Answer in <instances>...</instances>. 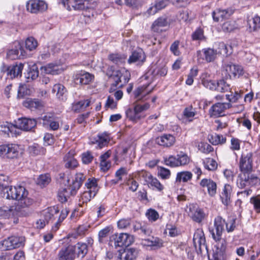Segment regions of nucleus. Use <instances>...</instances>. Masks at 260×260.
<instances>
[{
	"mask_svg": "<svg viewBox=\"0 0 260 260\" xmlns=\"http://www.w3.org/2000/svg\"><path fill=\"white\" fill-rule=\"evenodd\" d=\"M225 225L226 230L228 233L233 232L235 226V219H232L226 222L221 216H217L214 218L213 226L209 227V232L213 236V232L215 236H222L224 231V226Z\"/></svg>",
	"mask_w": 260,
	"mask_h": 260,
	"instance_id": "f257e3e1",
	"label": "nucleus"
},
{
	"mask_svg": "<svg viewBox=\"0 0 260 260\" xmlns=\"http://www.w3.org/2000/svg\"><path fill=\"white\" fill-rule=\"evenodd\" d=\"M237 179V185L240 188L256 185L260 182L259 178L252 171H240Z\"/></svg>",
	"mask_w": 260,
	"mask_h": 260,
	"instance_id": "f03ea898",
	"label": "nucleus"
},
{
	"mask_svg": "<svg viewBox=\"0 0 260 260\" xmlns=\"http://www.w3.org/2000/svg\"><path fill=\"white\" fill-rule=\"evenodd\" d=\"M21 153V149L17 144H8L0 145V155L3 157L13 159L19 157Z\"/></svg>",
	"mask_w": 260,
	"mask_h": 260,
	"instance_id": "7ed1b4c3",
	"label": "nucleus"
},
{
	"mask_svg": "<svg viewBox=\"0 0 260 260\" xmlns=\"http://www.w3.org/2000/svg\"><path fill=\"white\" fill-rule=\"evenodd\" d=\"M28 192L25 188L22 186H17L15 200L18 201V208H25L31 205L33 200L28 197Z\"/></svg>",
	"mask_w": 260,
	"mask_h": 260,
	"instance_id": "20e7f679",
	"label": "nucleus"
},
{
	"mask_svg": "<svg viewBox=\"0 0 260 260\" xmlns=\"http://www.w3.org/2000/svg\"><path fill=\"white\" fill-rule=\"evenodd\" d=\"M230 95L226 94V99L229 101L228 103H217L213 105L209 110V114L211 117H218L224 115V113L226 109L232 107L231 102L232 99H230Z\"/></svg>",
	"mask_w": 260,
	"mask_h": 260,
	"instance_id": "39448f33",
	"label": "nucleus"
},
{
	"mask_svg": "<svg viewBox=\"0 0 260 260\" xmlns=\"http://www.w3.org/2000/svg\"><path fill=\"white\" fill-rule=\"evenodd\" d=\"M25 238L23 236H13L3 241L2 245L6 250L23 247L25 245Z\"/></svg>",
	"mask_w": 260,
	"mask_h": 260,
	"instance_id": "423d86ee",
	"label": "nucleus"
},
{
	"mask_svg": "<svg viewBox=\"0 0 260 260\" xmlns=\"http://www.w3.org/2000/svg\"><path fill=\"white\" fill-rule=\"evenodd\" d=\"M240 171H252L253 168V153L252 152L245 150L242 152L239 161Z\"/></svg>",
	"mask_w": 260,
	"mask_h": 260,
	"instance_id": "0eeeda50",
	"label": "nucleus"
},
{
	"mask_svg": "<svg viewBox=\"0 0 260 260\" xmlns=\"http://www.w3.org/2000/svg\"><path fill=\"white\" fill-rule=\"evenodd\" d=\"M114 240V245L115 247H127L134 242V238L131 235L126 233L115 234L111 237Z\"/></svg>",
	"mask_w": 260,
	"mask_h": 260,
	"instance_id": "6e6552de",
	"label": "nucleus"
},
{
	"mask_svg": "<svg viewBox=\"0 0 260 260\" xmlns=\"http://www.w3.org/2000/svg\"><path fill=\"white\" fill-rule=\"evenodd\" d=\"M7 55V57L11 59H16L26 56V54L21 43L18 41H15L13 43L12 48L8 51Z\"/></svg>",
	"mask_w": 260,
	"mask_h": 260,
	"instance_id": "1a4fd4ad",
	"label": "nucleus"
},
{
	"mask_svg": "<svg viewBox=\"0 0 260 260\" xmlns=\"http://www.w3.org/2000/svg\"><path fill=\"white\" fill-rule=\"evenodd\" d=\"M26 7L28 12L36 14L46 10L47 5L43 1L29 0L27 2Z\"/></svg>",
	"mask_w": 260,
	"mask_h": 260,
	"instance_id": "9d476101",
	"label": "nucleus"
},
{
	"mask_svg": "<svg viewBox=\"0 0 260 260\" xmlns=\"http://www.w3.org/2000/svg\"><path fill=\"white\" fill-rule=\"evenodd\" d=\"M76 248L72 245L62 247L57 254L58 260H74Z\"/></svg>",
	"mask_w": 260,
	"mask_h": 260,
	"instance_id": "9b49d317",
	"label": "nucleus"
},
{
	"mask_svg": "<svg viewBox=\"0 0 260 260\" xmlns=\"http://www.w3.org/2000/svg\"><path fill=\"white\" fill-rule=\"evenodd\" d=\"M37 124V121L35 119L27 118H21L15 121V127L19 129L29 131L34 128Z\"/></svg>",
	"mask_w": 260,
	"mask_h": 260,
	"instance_id": "f8f14e48",
	"label": "nucleus"
},
{
	"mask_svg": "<svg viewBox=\"0 0 260 260\" xmlns=\"http://www.w3.org/2000/svg\"><path fill=\"white\" fill-rule=\"evenodd\" d=\"M172 22V21L169 16L163 15L158 17L154 21L151 26V28L155 32H160L162 31V27L170 25Z\"/></svg>",
	"mask_w": 260,
	"mask_h": 260,
	"instance_id": "ddd939ff",
	"label": "nucleus"
},
{
	"mask_svg": "<svg viewBox=\"0 0 260 260\" xmlns=\"http://www.w3.org/2000/svg\"><path fill=\"white\" fill-rule=\"evenodd\" d=\"M193 242L196 248H197L198 246L201 251L204 248L207 249V246L205 244V238L204 233L202 230H198L196 231L193 235Z\"/></svg>",
	"mask_w": 260,
	"mask_h": 260,
	"instance_id": "4468645a",
	"label": "nucleus"
},
{
	"mask_svg": "<svg viewBox=\"0 0 260 260\" xmlns=\"http://www.w3.org/2000/svg\"><path fill=\"white\" fill-rule=\"evenodd\" d=\"M169 4V0H156L147 10L146 13L148 15H153L159 11L164 9Z\"/></svg>",
	"mask_w": 260,
	"mask_h": 260,
	"instance_id": "2eb2a0df",
	"label": "nucleus"
},
{
	"mask_svg": "<svg viewBox=\"0 0 260 260\" xmlns=\"http://www.w3.org/2000/svg\"><path fill=\"white\" fill-rule=\"evenodd\" d=\"M233 13V10L231 9H217L213 12L212 17L215 21L218 22L229 18Z\"/></svg>",
	"mask_w": 260,
	"mask_h": 260,
	"instance_id": "dca6fc26",
	"label": "nucleus"
},
{
	"mask_svg": "<svg viewBox=\"0 0 260 260\" xmlns=\"http://www.w3.org/2000/svg\"><path fill=\"white\" fill-rule=\"evenodd\" d=\"M200 185L202 187L207 188L208 193L211 197H213L216 193L217 184L211 179L204 178L201 180Z\"/></svg>",
	"mask_w": 260,
	"mask_h": 260,
	"instance_id": "f3484780",
	"label": "nucleus"
},
{
	"mask_svg": "<svg viewBox=\"0 0 260 260\" xmlns=\"http://www.w3.org/2000/svg\"><path fill=\"white\" fill-rule=\"evenodd\" d=\"M86 0H62V4L68 5V9L71 10L72 7L75 10H82L86 7L85 5Z\"/></svg>",
	"mask_w": 260,
	"mask_h": 260,
	"instance_id": "a211bd4d",
	"label": "nucleus"
},
{
	"mask_svg": "<svg viewBox=\"0 0 260 260\" xmlns=\"http://www.w3.org/2000/svg\"><path fill=\"white\" fill-rule=\"evenodd\" d=\"M189 215L193 221L200 223L204 219L206 214L202 209L193 206L190 208Z\"/></svg>",
	"mask_w": 260,
	"mask_h": 260,
	"instance_id": "6ab92c4d",
	"label": "nucleus"
},
{
	"mask_svg": "<svg viewBox=\"0 0 260 260\" xmlns=\"http://www.w3.org/2000/svg\"><path fill=\"white\" fill-rule=\"evenodd\" d=\"M20 209L16 206H3L0 207V216L4 218H9L17 215Z\"/></svg>",
	"mask_w": 260,
	"mask_h": 260,
	"instance_id": "aec40b11",
	"label": "nucleus"
},
{
	"mask_svg": "<svg viewBox=\"0 0 260 260\" xmlns=\"http://www.w3.org/2000/svg\"><path fill=\"white\" fill-rule=\"evenodd\" d=\"M23 67V64L21 63L10 66L7 69V75L12 79L21 77Z\"/></svg>",
	"mask_w": 260,
	"mask_h": 260,
	"instance_id": "412c9836",
	"label": "nucleus"
},
{
	"mask_svg": "<svg viewBox=\"0 0 260 260\" xmlns=\"http://www.w3.org/2000/svg\"><path fill=\"white\" fill-rule=\"evenodd\" d=\"M224 71L228 74L230 77L232 75L234 77L237 75H241L243 74V68L241 66L236 65L233 63L225 64L224 66Z\"/></svg>",
	"mask_w": 260,
	"mask_h": 260,
	"instance_id": "4be33fe9",
	"label": "nucleus"
},
{
	"mask_svg": "<svg viewBox=\"0 0 260 260\" xmlns=\"http://www.w3.org/2000/svg\"><path fill=\"white\" fill-rule=\"evenodd\" d=\"M148 86L149 85L140 86L134 91V96L137 99V101L145 100V97L152 92L153 88L148 89Z\"/></svg>",
	"mask_w": 260,
	"mask_h": 260,
	"instance_id": "5701e85b",
	"label": "nucleus"
},
{
	"mask_svg": "<svg viewBox=\"0 0 260 260\" xmlns=\"http://www.w3.org/2000/svg\"><path fill=\"white\" fill-rule=\"evenodd\" d=\"M59 213V210L57 207L55 206L50 207L43 210L41 213V215L45 220L49 223V221L54 219V215Z\"/></svg>",
	"mask_w": 260,
	"mask_h": 260,
	"instance_id": "b1692460",
	"label": "nucleus"
},
{
	"mask_svg": "<svg viewBox=\"0 0 260 260\" xmlns=\"http://www.w3.org/2000/svg\"><path fill=\"white\" fill-rule=\"evenodd\" d=\"M156 142L160 145L170 147L175 143V138L172 135L166 134L157 138Z\"/></svg>",
	"mask_w": 260,
	"mask_h": 260,
	"instance_id": "393cba45",
	"label": "nucleus"
},
{
	"mask_svg": "<svg viewBox=\"0 0 260 260\" xmlns=\"http://www.w3.org/2000/svg\"><path fill=\"white\" fill-rule=\"evenodd\" d=\"M23 105L32 111L41 109L44 105L43 102L38 99H28L23 102Z\"/></svg>",
	"mask_w": 260,
	"mask_h": 260,
	"instance_id": "a878e982",
	"label": "nucleus"
},
{
	"mask_svg": "<svg viewBox=\"0 0 260 260\" xmlns=\"http://www.w3.org/2000/svg\"><path fill=\"white\" fill-rule=\"evenodd\" d=\"M142 244L144 246L151 247L153 249L160 248L163 246L162 240L157 237H152L151 239L143 240Z\"/></svg>",
	"mask_w": 260,
	"mask_h": 260,
	"instance_id": "bb28decb",
	"label": "nucleus"
},
{
	"mask_svg": "<svg viewBox=\"0 0 260 260\" xmlns=\"http://www.w3.org/2000/svg\"><path fill=\"white\" fill-rule=\"evenodd\" d=\"M10 133L12 136H13V135H16L17 134L15 125H13L8 122H5L0 125V134L1 135L9 136Z\"/></svg>",
	"mask_w": 260,
	"mask_h": 260,
	"instance_id": "cd10ccee",
	"label": "nucleus"
},
{
	"mask_svg": "<svg viewBox=\"0 0 260 260\" xmlns=\"http://www.w3.org/2000/svg\"><path fill=\"white\" fill-rule=\"evenodd\" d=\"M232 191V187L228 184H225L223 191L220 196L222 203L228 206L231 203V197Z\"/></svg>",
	"mask_w": 260,
	"mask_h": 260,
	"instance_id": "c85d7f7f",
	"label": "nucleus"
},
{
	"mask_svg": "<svg viewBox=\"0 0 260 260\" xmlns=\"http://www.w3.org/2000/svg\"><path fill=\"white\" fill-rule=\"evenodd\" d=\"M146 56L144 52L141 49H138L133 52L132 55L128 59L129 63L135 62L136 61H141L143 62L145 60Z\"/></svg>",
	"mask_w": 260,
	"mask_h": 260,
	"instance_id": "c756f323",
	"label": "nucleus"
},
{
	"mask_svg": "<svg viewBox=\"0 0 260 260\" xmlns=\"http://www.w3.org/2000/svg\"><path fill=\"white\" fill-rule=\"evenodd\" d=\"M126 117L131 121L137 122L139 120L145 117V115H139L134 106L133 108H129L125 111Z\"/></svg>",
	"mask_w": 260,
	"mask_h": 260,
	"instance_id": "7c9ffc66",
	"label": "nucleus"
},
{
	"mask_svg": "<svg viewBox=\"0 0 260 260\" xmlns=\"http://www.w3.org/2000/svg\"><path fill=\"white\" fill-rule=\"evenodd\" d=\"M90 103V100L89 99L74 102L72 104V109L75 112H80L89 106Z\"/></svg>",
	"mask_w": 260,
	"mask_h": 260,
	"instance_id": "2f4dec72",
	"label": "nucleus"
},
{
	"mask_svg": "<svg viewBox=\"0 0 260 260\" xmlns=\"http://www.w3.org/2000/svg\"><path fill=\"white\" fill-rule=\"evenodd\" d=\"M122 77H123V83H127L129 80V73L127 71H125L124 73H122L121 71H116L112 76L114 81L117 82L119 84H121L122 82Z\"/></svg>",
	"mask_w": 260,
	"mask_h": 260,
	"instance_id": "473e14b6",
	"label": "nucleus"
},
{
	"mask_svg": "<svg viewBox=\"0 0 260 260\" xmlns=\"http://www.w3.org/2000/svg\"><path fill=\"white\" fill-rule=\"evenodd\" d=\"M93 78V76L91 74L86 72L77 75L75 79V81L76 84L86 85L89 84Z\"/></svg>",
	"mask_w": 260,
	"mask_h": 260,
	"instance_id": "72a5a7b5",
	"label": "nucleus"
},
{
	"mask_svg": "<svg viewBox=\"0 0 260 260\" xmlns=\"http://www.w3.org/2000/svg\"><path fill=\"white\" fill-rule=\"evenodd\" d=\"M109 141L110 137L109 134L106 132H104L98 135L94 143L98 144L99 148H102L107 145Z\"/></svg>",
	"mask_w": 260,
	"mask_h": 260,
	"instance_id": "f704fd0d",
	"label": "nucleus"
},
{
	"mask_svg": "<svg viewBox=\"0 0 260 260\" xmlns=\"http://www.w3.org/2000/svg\"><path fill=\"white\" fill-rule=\"evenodd\" d=\"M247 24L249 26L250 31H256L260 28V17L255 15L251 18L247 19Z\"/></svg>",
	"mask_w": 260,
	"mask_h": 260,
	"instance_id": "c9c22d12",
	"label": "nucleus"
},
{
	"mask_svg": "<svg viewBox=\"0 0 260 260\" xmlns=\"http://www.w3.org/2000/svg\"><path fill=\"white\" fill-rule=\"evenodd\" d=\"M41 70L42 72L47 74L56 75L59 74V67L53 63H49L48 64L42 67Z\"/></svg>",
	"mask_w": 260,
	"mask_h": 260,
	"instance_id": "e433bc0d",
	"label": "nucleus"
},
{
	"mask_svg": "<svg viewBox=\"0 0 260 260\" xmlns=\"http://www.w3.org/2000/svg\"><path fill=\"white\" fill-rule=\"evenodd\" d=\"M52 91L55 94L58 99L63 100V95L66 93L67 90L63 85L58 83L54 85Z\"/></svg>",
	"mask_w": 260,
	"mask_h": 260,
	"instance_id": "4c0bfd02",
	"label": "nucleus"
},
{
	"mask_svg": "<svg viewBox=\"0 0 260 260\" xmlns=\"http://www.w3.org/2000/svg\"><path fill=\"white\" fill-rule=\"evenodd\" d=\"M17 186H8L3 190V198L15 200L16 198Z\"/></svg>",
	"mask_w": 260,
	"mask_h": 260,
	"instance_id": "58836bf2",
	"label": "nucleus"
},
{
	"mask_svg": "<svg viewBox=\"0 0 260 260\" xmlns=\"http://www.w3.org/2000/svg\"><path fill=\"white\" fill-rule=\"evenodd\" d=\"M137 255V251L134 248H129L124 250V252L120 254V259L123 258L124 260H133Z\"/></svg>",
	"mask_w": 260,
	"mask_h": 260,
	"instance_id": "ea45409f",
	"label": "nucleus"
},
{
	"mask_svg": "<svg viewBox=\"0 0 260 260\" xmlns=\"http://www.w3.org/2000/svg\"><path fill=\"white\" fill-rule=\"evenodd\" d=\"M222 236H215L213 232V239L215 241L216 247L218 250L220 252H224L226 247V242L225 240L221 238Z\"/></svg>",
	"mask_w": 260,
	"mask_h": 260,
	"instance_id": "a19ab883",
	"label": "nucleus"
},
{
	"mask_svg": "<svg viewBox=\"0 0 260 260\" xmlns=\"http://www.w3.org/2000/svg\"><path fill=\"white\" fill-rule=\"evenodd\" d=\"M232 47L231 46L226 45L223 42L219 43L218 44V50L217 52L223 55L228 56L232 53Z\"/></svg>",
	"mask_w": 260,
	"mask_h": 260,
	"instance_id": "79ce46f5",
	"label": "nucleus"
},
{
	"mask_svg": "<svg viewBox=\"0 0 260 260\" xmlns=\"http://www.w3.org/2000/svg\"><path fill=\"white\" fill-rule=\"evenodd\" d=\"M203 165L204 168L209 171H214L217 168V163L213 158H207L203 160Z\"/></svg>",
	"mask_w": 260,
	"mask_h": 260,
	"instance_id": "37998d69",
	"label": "nucleus"
},
{
	"mask_svg": "<svg viewBox=\"0 0 260 260\" xmlns=\"http://www.w3.org/2000/svg\"><path fill=\"white\" fill-rule=\"evenodd\" d=\"M205 59L207 62L213 61L216 58L217 54V50L213 49L207 48L203 50Z\"/></svg>",
	"mask_w": 260,
	"mask_h": 260,
	"instance_id": "c03bdc74",
	"label": "nucleus"
},
{
	"mask_svg": "<svg viewBox=\"0 0 260 260\" xmlns=\"http://www.w3.org/2000/svg\"><path fill=\"white\" fill-rule=\"evenodd\" d=\"M192 177V174L190 172L184 171L178 173L176 177V181L186 182L190 180Z\"/></svg>",
	"mask_w": 260,
	"mask_h": 260,
	"instance_id": "a18cd8bd",
	"label": "nucleus"
},
{
	"mask_svg": "<svg viewBox=\"0 0 260 260\" xmlns=\"http://www.w3.org/2000/svg\"><path fill=\"white\" fill-rule=\"evenodd\" d=\"M96 193L94 190L91 191L90 190H85L81 195L80 201H82V203H87L90 201L96 195Z\"/></svg>",
	"mask_w": 260,
	"mask_h": 260,
	"instance_id": "49530a36",
	"label": "nucleus"
},
{
	"mask_svg": "<svg viewBox=\"0 0 260 260\" xmlns=\"http://www.w3.org/2000/svg\"><path fill=\"white\" fill-rule=\"evenodd\" d=\"M87 190H94L95 193L98 191L97 180L94 178H89L85 184Z\"/></svg>",
	"mask_w": 260,
	"mask_h": 260,
	"instance_id": "de8ad7c7",
	"label": "nucleus"
},
{
	"mask_svg": "<svg viewBox=\"0 0 260 260\" xmlns=\"http://www.w3.org/2000/svg\"><path fill=\"white\" fill-rule=\"evenodd\" d=\"M51 181V177L49 174H42L37 179V183L41 186L44 187L48 185Z\"/></svg>",
	"mask_w": 260,
	"mask_h": 260,
	"instance_id": "09e8293b",
	"label": "nucleus"
},
{
	"mask_svg": "<svg viewBox=\"0 0 260 260\" xmlns=\"http://www.w3.org/2000/svg\"><path fill=\"white\" fill-rule=\"evenodd\" d=\"M230 89V85L224 80H220L216 84L215 90L218 92H224Z\"/></svg>",
	"mask_w": 260,
	"mask_h": 260,
	"instance_id": "8fccbe9b",
	"label": "nucleus"
},
{
	"mask_svg": "<svg viewBox=\"0 0 260 260\" xmlns=\"http://www.w3.org/2000/svg\"><path fill=\"white\" fill-rule=\"evenodd\" d=\"M72 196L67 188H62L59 190L58 193V200L61 203H64L67 201L68 198Z\"/></svg>",
	"mask_w": 260,
	"mask_h": 260,
	"instance_id": "3c124183",
	"label": "nucleus"
},
{
	"mask_svg": "<svg viewBox=\"0 0 260 260\" xmlns=\"http://www.w3.org/2000/svg\"><path fill=\"white\" fill-rule=\"evenodd\" d=\"M88 251L87 245L85 243H78L77 244V253L78 257L83 258Z\"/></svg>",
	"mask_w": 260,
	"mask_h": 260,
	"instance_id": "603ef678",
	"label": "nucleus"
},
{
	"mask_svg": "<svg viewBox=\"0 0 260 260\" xmlns=\"http://www.w3.org/2000/svg\"><path fill=\"white\" fill-rule=\"evenodd\" d=\"M39 76V71L36 66H34L30 69L27 74L26 78L27 79V82L36 79Z\"/></svg>",
	"mask_w": 260,
	"mask_h": 260,
	"instance_id": "864d4df0",
	"label": "nucleus"
},
{
	"mask_svg": "<svg viewBox=\"0 0 260 260\" xmlns=\"http://www.w3.org/2000/svg\"><path fill=\"white\" fill-rule=\"evenodd\" d=\"M25 48L29 51L35 50L38 46V42L33 37H29L25 40Z\"/></svg>",
	"mask_w": 260,
	"mask_h": 260,
	"instance_id": "5fc2aeb1",
	"label": "nucleus"
},
{
	"mask_svg": "<svg viewBox=\"0 0 260 260\" xmlns=\"http://www.w3.org/2000/svg\"><path fill=\"white\" fill-rule=\"evenodd\" d=\"M209 141L213 145H216L225 143L226 138L222 135H215V136H212L211 138L209 139Z\"/></svg>",
	"mask_w": 260,
	"mask_h": 260,
	"instance_id": "6e6d98bb",
	"label": "nucleus"
},
{
	"mask_svg": "<svg viewBox=\"0 0 260 260\" xmlns=\"http://www.w3.org/2000/svg\"><path fill=\"white\" fill-rule=\"evenodd\" d=\"M178 166H184L188 164L190 161L189 157L187 154L181 152L177 155Z\"/></svg>",
	"mask_w": 260,
	"mask_h": 260,
	"instance_id": "4d7b16f0",
	"label": "nucleus"
},
{
	"mask_svg": "<svg viewBox=\"0 0 260 260\" xmlns=\"http://www.w3.org/2000/svg\"><path fill=\"white\" fill-rule=\"evenodd\" d=\"M237 27V24L234 21H226L224 22L222 26V29L225 32H231Z\"/></svg>",
	"mask_w": 260,
	"mask_h": 260,
	"instance_id": "13d9d810",
	"label": "nucleus"
},
{
	"mask_svg": "<svg viewBox=\"0 0 260 260\" xmlns=\"http://www.w3.org/2000/svg\"><path fill=\"white\" fill-rule=\"evenodd\" d=\"M109 60L117 64H122L124 62L125 57L118 54H112L108 57Z\"/></svg>",
	"mask_w": 260,
	"mask_h": 260,
	"instance_id": "bf43d9fd",
	"label": "nucleus"
},
{
	"mask_svg": "<svg viewBox=\"0 0 260 260\" xmlns=\"http://www.w3.org/2000/svg\"><path fill=\"white\" fill-rule=\"evenodd\" d=\"M199 150L203 153L208 154L213 150V148L208 143L201 142L198 145Z\"/></svg>",
	"mask_w": 260,
	"mask_h": 260,
	"instance_id": "052dcab7",
	"label": "nucleus"
},
{
	"mask_svg": "<svg viewBox=\"0 0 260 260\" xmlns=\"http://www.w3.org/2000/svg\"><path fill=\"white\" fill-rule=\"evenodd\" d=\"M147 184L148 185H150L152 187H154L158 191H161L164 189L163 185L156 178H153V176L151 177Z\"/></svg>",
	"mask_w": 260,
	"mask_h": 260,
	"instance_id": "680f3d73",
	"label": "nucleus"
},
{
	"mask_svg": "<svg viewBox=\"0 0 260 260\" xmlns=\"http://www.w3.org/2000/svg\"><path fill=\"white\" fill-rule=\"evenodd\" d=\"M138 102L137 101V102L134 104V106L139 115H143L142 112L148 110L150 108V105L148 103L141 104L137 103Z\"/></svg>",
	"mask_w": 260,
	"mask_h": 260,
	"instance_id": "e2e57ef3",
	"label": "nucleus"
},
{
	"mask_svg": "<svg viewBox=\"0 0 260 260\" xmlns=\"http://www.w3.org/2000/svg\"><path fill=\"white\" fill-rule=\"evenodd\" d=\"M146 215L148 218L149 220L151 221H156L159 217V214L158 212L152 209H150L147 210V212L146 213Z\"/></svg>",
	"mask_w": 260,
	"mask_h": 260,
	"instance_id": "0e129e2a",
	"label": "nucleus"
},
{
	"mask_svg": "<svg viewBox=\"0 0 260 260\" xmlns=\"http://www.w3.org/2000/svg\"><path fill=\"white\" fill-rule=\"evenodd\" d=\"M164 161L166 165L167 166H169L171 167H178L177 156L171 155L169 157L165 158Z\"/></svg>",
	"mask_w": 260,
	"mask_h": 260,
	"instance_id": "69168bd1",
	"label": "nucleus"
},
{
	"mask_svg": "<svg viewBox=\"0 0 260 260\" xmlns=\"http://www.w3.org/2000/svg\"><path fill=\"white\" fill-rule=\"evenodd\" d=\"M28 150L29 153L34 156L40 154L41 152V151L42 152H43V148L39 146L37 144H34L33 145L30 146L28 148Z\"/></svg>",
	"mask_w": 260,
	"mask_h": 260,
	"instance_id": "338daca9",
	"label": "nucleus"
},
{
	"mask_svg": "<svg viewBox=\"0 0 260 260\" xmlns=\"http://www.w3.org/2000/svg\"><path fill=\"white\" fill-rule=\"evenodd\" d=\"M110 229L109 227H106L99 233V241L100 243H103L104 239L108 237L110 232Z\"/></svg>",
	"mask_w": 260,
	"mask_h": 260,
	"instance_id": "774afa93",
	"label": "nucleus"
}]
</instances>
